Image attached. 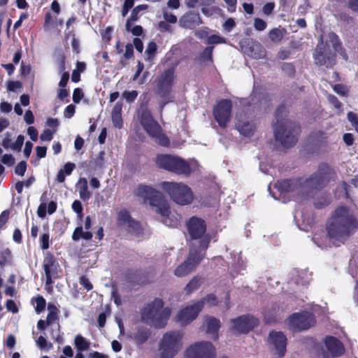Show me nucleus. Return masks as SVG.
Returning <instances> with one entry per match:
<instances>
[{
    "mask_svg": "<svg viewBox=\"0 0 358 358\" xmlns=\"http://www.w3.org/2000/svg\"><path fill=\"white\" fill-rule=\"evenodd\" d=\"M287 110L281 103L275 111V122L273 124L274 136L282 146L289 148L296 145L301 132L300 126L287 118Z\"/></svg>",
    "mask_w": 358,
    "mask_h": 358,
    "instance_id": "f257e3e1",
    "label": "nucleus"
},
{
    "mask_svg": "<svg viewBox=\"0 0 358 358\" xmlns=\"http://www.w3.org/2000/svg\"><path fill=\"white\" fill-rule=\"evenodd\" d=\"M358 227V221L345 206H339L333 212L327 224L328 236L339 241L346 240Z\"/></svg>",
    "mask_w": 358,
    "mask_h": 358,
    "instance_id": "f03ea898",
    "label": "nucleus"
},
{
    "mask_svg": "<svg viewBox=\"0 0 358 358\" xmlns=\"http://www.w3.org/2000/svg\"><path fill=\"white\" fill-rule=\"evenodd\" d=\"M137 195L149 201L150 206L161 215L165 225L176 228L180 224V215L171 213L169 201L161 192L151 186L140 185L137 188Z\"/></svg>",
    "mask_w": 358,
    "mask_h": 358,
    "instance_id": "7ed1b4c3",
    "label": "nucleus"
},
{
    "mask_svg": "<svg viewBox=\"0 0 358 358\" xmlns=\"http://www.w3.org/2000/svg\"><path fill=\"white\" fill-rule=\"evenodd\" d=\"M149 101L148 93H143L140 96V106L137 112L139 122L148 136L155 139L157 144L163 147H169L170 140L148 109Z\"/></svg>",
    "mask_w": 358,
    "mask_h": 358,
    "instance_id": "20e7f679",
    "label": "nucleus"
},
{
    "mask_svg": "<svg viewBox=\"0 0 358 358\" xmlns=\"http://www.w3.org/2000/svg\"><path fill=\"white\" fill-rule=\"evenodd\" d=\"M158 187L179 206L189 205L194 200L192 189L183 182L164 181Z\"/></svg>",
    "mask_w": 358,
    "mask_h": 358,
    "instance_id": "39448f33",
    "label": "nucleus"
},
{
    "mask_svg": "<svg viewBox=\"0 0 358 358\" xmlns=\"http://www.w3.org/2000/svg\"><path fill=\"white\" fill-rule=\"evenodd\" d=\"M142 318L150 321L155 328L165 327L171 315L169 308H164V301L162 299L156 298L145 306L142 311Z\"/></svg>",
    "mask_w": 358,
    "mask_h": 358,
    "instance_id": "423d86ee",
    "label": "nucleus"
},
{
    "mask_svg": "<svg viewBox=\"0 0 358 358\" xmlns=\"http://www.w3.org/2000/svg\"><path fill=\"white\" fill-rule=\"evenodd\" d=\"M336 178L335 169L329 164L322 162L318 165L317 171L304 180V186L310 189L321 190Z\"/></svg>",
    "mask_w": 358,
    "mask_h": 358,
    "instance_id": "0eeeda50",
    "label": "nucleus"
},
{
    "mask_svg": "<svg viewBox=\"0 0 358 358\" xmlns=\"http://www.w3.org/2000/svg\"><path fill=\"white\" fill-rule=\"evenodd\" d=\"M186 228L192 240H199V244L196 249L206 254L209 247L211 237L206 234L207 225L206 221L196 216L191 217L186 222Z\"/></svg>",
    "mask_w": 358,
    "mask_h": 358,
    "instance_id": "6e6552de",
    "label": "nucleus"
},
{
    "mask_svg": "<svg viewBox=\"0 0 358 358\" xmlns=\"http://www.w3.org/2000/svg\"><path fill=\"white\" fill-rule=\"evenodd\" d=\"M157 166L178 176L188 177L192 173L190 164L185 159L170 155H159L156 157Z\"/></svg>",
    "mask_w": 358,
    "mask_h": 358,
    "instance_id": "1a4fd4ad",
    "label": "nucleus"
},
{
    "mask_svg": "<svg viewBox=\"0 0 358 358\" xmlns=\"http://www.w3.org/2000/svg\"><path fill=\"white\" fill-rule=\"evenodd\" d=\"M183 334L179 331L164 334L159 345L161 358H173L181 348Z\"/></svg>",
    "mask_w": 358,
    "mask_h": 358,
    "instance_id": "9d476101",
    "label": "nucleus"
},
{
    "mask_svg": "<svg viewBox=\"0 0 358 358\" xmlns=\"http://www.w3.org/2000/svg\"><path fill=\"white\" fill-rule=\"evenodd\" d=\"M232 101L228 99H222L216 101L213 108V115L218 125L224 129L230 122L232 116Z\"/></svg>",
    "mask_w": 358,
    "mask_h": 358,
    "instance_id": "9b49d317",
    "label": "nucleus"
},
{
    "mask_svg": "<svg viewBox=\"0 0 358 358\" xmlns=\"http://www.w3.org/2000/svg\"><path fill=\"white\" fill-rule=\"evenodd\" d=\"M205 255L198 249L190 248L187 259L176 268L175 275L184 277L190 273L201 263Z\"/></svg>",
    "mask_w": 358,
    "mask_h": 358,
    "instance_id": "f8f14e48",
    "label": "nucleus"
},
{
    "mask_svg": "<svg viewBox=\"0 0 358 358\" xmlns=\"http://www.w3.org/2000/svg\"><path fill=\"white\" fill-rule=\"evenodd\" d=\"M289 325L296 331L309 329L316 324V319L313 313L302 311L292 314L288 319Z\"/></svg>",
    "mask_w": 358,
    "mask_h": 358,
    "instance_id": "ddd939ff",
    "label": "nucleus"
},
{
    "mask_svg": "<svg viewBox=\"0 0 358 358\" xmlns=\"http://www.w3.org/2000/svg\"><path fill=\"white\" fill-rule=\"evenodd\" d=\"M176 78L173 67L166 69L156 82L157 94L162 99L171 98L173 85Z\"/></svg>",
    "mask_w": 358,
    "mask_h": 358,
    "instance_id": "4468645a",
    "label": "nucleus"
},
{
    "mask_svg": "<svg viewBox=\"0 0 358 358\" xmlns=\"http://www.w3.org/2000/svg\"><path fill=\"white\" fill-rule=\"evenodd\" d=\"M336 54L332 52L329 47L324 43L321 38L313 52L315 64L331 68L336 63Z\"/></svg>",
    "mask_w": 358,
    "mask_h": 358,
    "instance_id": "2eb2a0df",
    "label": "nucleus"
},
{
    "mask_svg": "<svg viewBox=\"0 0 358 358\" xmlns=\"http://www.w3.org/2000/svg\"><path fill=\"white\" fill-rule=\"evenodd\" d=\"M215 348L208 341L196 343L185 351L187 358H215Z\"/></svg>",
    "mask_w": 358,
    "mask_h": 358,
    "instance_id": "dca6fc26",
    "label": "nucleus"
},
{
    "mask_svg": "<svg viewBox=\"0 0 358 358\" xmlns=\"http://www.w3.org/2000/svg\"><path fill=\"white\" fill-rule=\"evenodd\" d=\"M117 224L119 227H125L131 234L138 236L142 232L140 222L134 220L127 209H122L117 213Z\"/></svg>",
    "mask_w": 358,
    "mask_h": 358,
    "instance_id": "f3484780",
    "label": "nucleus"
},
{
    "mask_svg": "<svg viewBox=\"0 0 358 358\" xmlns=\"http://www.w3.org/2000/svg\"><path fill=\"white\" fill-rule=\"evenodd\" d=\"M231 330L238 334H247L259 324V320L253 316L241 315L231 320Z\"/></svg>",
    "mask_w": 358,
    "mask_h": 358,
    "instance_id": "a211bd4d",
    "label": "nucleus"
},
{
    "mask_svg": "<svg viewBox=\"0 0 358 358\" xmlns=\"http://www.w3.org/2000/svg\"><path fill=\"white\" fill-rule=\"evenodd\" d=\"M268 342L276 351L279 358H282L287 351V337L282 331H271Z\"/></svg>",
    "mask_w": 358,
    "mask_h": 358,
    "instance_id": "6ab92c4d",
    "label": "nucleus"
},
{
    "mask_svg": "<svg viewBox=\"0 0 358 358\" xmlns=\"http://www.w3.org/2000/svg\"><path fill=\"white\" fill-rule=\"evenodd\" d=\"M304 180L301 178H294L290 179L278 180L274 185V187L280 192V194L292 192L296 190L306 187Z\"/></svg>",
    "mask_w": 358,
    "mask_h": 358,
    "instance_id": "aec40b11",
    "label": "nucleus"
},
{
    "mask_svg": "<svg viewBox=\"0 0 358 358\" xmlns=\"http://www.w3.org/2000/svg\"><path fill=\"white\" fill-rule=\"evenodd\" d=\"M203 308V301H199L193 305L187 306L178 313V320L182 323H189L197 317Z\"/></svg>",
    "mask_w": 358,
    "mask_h": 358,
    "instance_id": "412c9836",
    "label": "nucleus"
},
{
    "mask_svg": "<svg viewBox=\"0 0 358 358\" xmlns=\"http://www.w3.org/2000/svg\"><path fill=\"white\" fill-rule=\"evenodd\" d=\"M178 22L182 28L193 29L203 24V20L198 11L189 10L180 17Z\"/></svg>",
    "mask_w": 358,
    "mask_h": 358,
    "instance_id": "4be33fe9",
    "label": "nucleus"
},
{
    "mask_svg": "<svg viewBox=\"0 0 358 358\" xmlns=\"http://www.w3.org/2000/svg\"><path fill=\"white\" fill-rule=\"evenodd\" d=\"M324 344L333 357H340L345 352L342 342L334 336H327L324 339Z\"/></svg>",
    "mask_w": 358,
    "mask_h": 358,
    "instance_id": "5701e85b",
    "label": "nucleus"
},
{
    "mask_svg": "<svg viewBox=\"0 0 358 358\" xmlns=\"http://www.w3.org/2000/svg\"><path fill=\"white\" fill-rule=\"evenodd\" d=\"M151 331L150 329L145 326H138L136 328V331L131 336L137 345H141L144 344L150 337Z\"/></svg>",
    "mask_w": 358,
    "mask_h": 358,
    "instance_id": "b1692460",
    "label": "nucleus"
},
{
    "mask_svg": "<svg viewBox=\"0 0 358 358\" xmlns=\"http://www.w3.org/2000/svg\"><path fill=\"white\" fill-rule=\"evenodd\" d=\"M131 278L137 285H145L154 280L155 273L153 271H136L131 275Z\"/></svg>",
    "mask_w": 358,
    "mask_h": 358,
    "instance_id": "393cba45",
    "label": "nucleus"
},
{
    "mask_svg": "<svg viewBox=\"0 0 358 358\" xmlns=\"http://www.w3.org/2000/svg\"><path fill=\"white\" fill-rule=\"evenodd\" d=\"M43 268L45 273L57 274L58 264L55 256L50 252H48L45 255Z\"/></svg>",
    "mask_w": 358,
    "mask_h": 358,
    "instance_id": "a878e982",
    "label": "nucleus"
},
{
    "mask_svg": "<svg viewBox=\"0 0 358 358\" xmlns=\"http://www.w3.org/2000/svg\"><path fill=\"white\" fill-rule=\"evenodd\" d=\"M220 328V322L214 317H209L206 319V333L212 334L214 340L218 339V331Z\"/></svg>",
    "mask_w": 358,
    "mask_h": 358,
    "instance_id": "bb28decb",
    "label": "nucleus"
},
{
    "mask_svg": "<svg viewBox=\"0 0 358 358\" xmlns=\"http://www.w3.org/2000/svg\"><path fill=\"white\" fill-rule=\"evenodd\" d=\"M148 6L147 4H141L136 6L131 10L130 17L127 20L125 28L126 30H129L133 23L139 19V13L142 10H147Z\"/></svg>",
    "mask_w": 358,
    "mask_h": 358,
    "instance_id": "cd10ccee",
    "label": "nucleus"
},
{
    "mask_svg": "<svg viewBox=\"0 0 358 358\" xmlns=\"http://www.w3.org/2000/svg\"><path fill=\"white\" fill-rule=\"evenodd\" d=\"M236 128L242 135L250 137L253 135L255 126L253 123L247 121L237 123Z\"/></svg>",
    "mask_w": 358,
    "mask_h": 358,
    "instance_id": "c85d7f7f",
    "label": "nucleus"
},
{
    "mask_svg": "<svg viewBox=\"0 0 358 358\" xmlns=\"http://www.w3.org/2000/svg\"><path fill=\"white\" fill-rule=\"evenodd\" d=\"M202 282L201 276H194L185 287V291L187 294L192 293L194 291L198 289Z\"/></svg>",
    "mask_w": 358,
    "mask_h": 358,
    "instance_id": "c756f323",
    "label": "nucleus"
},
{
    "mask_svg": "<svg viewBox=\"0 0 358 358\" xmlns=\"http://www.w3.org/2000/svg\"><path fill=\"white\" fill-rule=\"evenodd\" d=\"M331 202V196L329 193H324L321 196H318L315 199L314 206L317 209H322L329 206Z\"/></svg>",
    "mask_w": 358,
    "mask_h": 358,
    "instance_id": "7c9ffc66",
    "label": "nucleus"
},
{
    "mask_svg": "<svg viewBox=\"0 0 358 358\" xmlns=\"http://www.w3.org/2000/svg\"><path fill=\"white\" fill-rule=\"evenodd\" d=\"M74 345L78 352H83L90 348V343L83 336L78 334L74 338Z\"/></svg>",
    "mask_w": 358,
    "mask_h": 358,
    "instance_id": "2f4dec72",
    "label": "nucleus"
},
{
    "mask_svg": "<svg viewBox=\"0 0 358 358\" xmlns=\"http://www.w3.org/2000/svg\"><path fill=\"white\" fill-rule=\"evenodd\" d=\"M284 29H280L279 28H273L268 32V37L270 40L275 43H280L283 38Z\"/></svg>",
    "mask_w": 358,
    "mask_h": 358,
    "instance_id": "473e14b6",
    "label": "nucleus"
},
{
    "mask_svg": "<svg viewBox=\"0 0 358 358\" xmlns=\"http://www.w3.org/2000/svg\"><path fill=\"white\" fill-rule=\"evenodd\" d=\"M79 182L83 183V185L81 186L79 191L80 197L82 200L87 201L91 196V193L89 192L87 187V179L85 178H82L80 179Z\"/></svg>",
    "mask_w": 358,
    "mask_h": 358,
    "instance_id": "72a5a7b5",
    "label": "nucleus"
},
{
    "mask_svg": "<svg viewBox=\"0 0 358 358\" xmlns=\"http://www.w3.org/2000/svg\"><path fill=\"white\" fill-rule=\"evenodd\" d=\"M281 69L289 77L293 78L295 76L296 69L292 63H283L281 66Z\"/></svg>",
    "mask_w": 358,
    "mask_h": 358,
    "instance_id": "f704fd0d",
    "label": "nucleus"
},
{
    "mask_svg": "<svg viewBox=\"0 0 358 358\" xmlns=\"http://www.w3.org/2000/svg\"><path fill=\"white\" fill-rule=\"evenodd\" d=\"M206 43L208 45L226 43V38L219 35L212 34L208 37Z\"/></svg>",
    "mask_w": 358,
    "mask_h": 358,
    "instance_id": "c9c22d12",
    "label": "nucleus"
},
{
    "mask_svg": "<svg viewBox=\"0 0 358 358\" xmlns=\"http://www.w3.org/2000/svg\"><path fill=\"white\" fill-rule=\"evenodd\" d=\"M11 257L12 255L10 249L6 248L3 251L1 252L0 266H4L6 264H8L11 259Z\"/></svg>",
    "mask_w": 358,
    "mask_h": 358,
    "instance_id": "e433bc0d",
    "label": "nucleus"
},
{
    "mask_svg": "<svg viewBox=\"0 0 358 358\" xmlns=\"http://www.w3.org/2000/svg\"><path fill=\"white\" fill-rule=\"evenodd\" d=\"M213 46L206 47L201 53L200 57L203 61L213 62Z\"/></svg>",
    "mask_w": 358,
    "mask_h": 358,
    "instance_id": "4c0bfd02",
    "label": "nucleus"
},
{
    "mask_svg": "<svg viewBox=\"0 0 358 358\" xmlns=\"http://www.w3.org/2000/svg\"><path fill=\"white\" fill-rule=\"evenodd\" d=\"M328 38L329 40V42L331 43L334 50L336 49L337 47H339L341 45H342V43L338 37V36L333 32L331 31L328 34Z\"/></svg>",
    "mask_w": 358,
    "mask_h": 358,
    "instance_id": "58836bf2",
    "label": "nucleus"
},
{
    "mask_svg": "<svg viewBox=\"0 0 358 358\" xmlns=\"http://www.w3.org/2000/svg\"><path fill=\"white\" fill-rule=\"evenodd\" d=\"M40 245L42 250H47L50 247V234L48 230L40 237Z\"/></svg>",
    "mask_w": 358,
    "mask_h": 358,
    "instance_id": "ea45409f",
    "label": "nucleus"
},
{
    "mask_svg": "<svg viewBox=\"0 0 358 358\" xmlns=\"http://www.w3.org/2000/svg\"><path fill=\"white\" fill-rule=\"evenodd\" d=\"M138 92L136 90H132V91H124L122 93V97L125 99L127 103H132L135 101V99L138 96Z\"/></svg>",
    "mask_w": 358,
    "mask_h": 358,
    "instance_id": "a19ab883",
    "label": "nucleus"
},
{
    "mask_svg": "<svg viewBox=\"0 0 358 358\" xmlns=\"http://www.w3.org/2000/svg\"><path fill=\"white\" fill-rule=\"evenodd\" d=\"M157 46L155 42L150 41L146 48L145 52L148 55V59H152L157 52Z\"/></svg>",
    "mask_w": 358,
    "mask_h": 358,
    "instance_id": "79ce46f5",
    "label": "nucleus"
},
{
    "mask_svg": "<svg viewBox=\"0 0 358 358\" xmlns=\"http://www.w3.org/2000/svg\"><path fill=\"white\" fill-rule=\"evenodd\" d=\"M348 119L355 131L358 132V115L354 112L350 111L348 113Z\"/></svg>",
    "mask_w": 358,
    "mask_h": 358,
    "instance_id": "37998d69",
    "label": "nucleus"
},
{
    "mask_svg": "<svg viewBox=\"0 0 358 358\" xmlns=\"http://www.w3.org/2000/svg\"><path fill=\"white\" fill-rule=\"evenodd\" d=\"M45 305H46V301L43 296H38L36 299L35 310L38 313L42 312L45 309Z\"/></svg>",
    "mask_w": 358,
    "mask_h": 358,
    "instance_id": "c03bdc74",
    "label": "nucleus"
},
{
    "mask_svg": "<svg viewBox=\"0 0 358 358\" xmlns=\"http://www.w3.org/2000/svg\"><path fill=\"white\" fill-rule=\"evenodd\" d=\"M267 27L266 22L259 17H256L254 20V28L258 31H264Z\"/></svg>",
    "mask_w": 358,
    "mask_h": 358,
    "instance_id": "a18cd8bd",
    "label": "nucleus"
},
{
    "mask_svg": "<svg viewBox=\"0 0 358 358\" xmlns=\"http://www.w3.org/2000/svg\"><path fill=\"white\" fill-rule=\"evenodd\" d=\"M26 170L27 162L25 161H22L16 165L15 168V173L18 176H23L26 172Z\"/></svg>",
    "mask_w": 358,
    "mask_h": 358,
    "instance_id": "49530a36",
    "label": "nucleus"
},
{
    "mask_svg": "<svg viewBox=\"0 0 358 358\" xmlns=\"http://www.w3.org/2000/svg\"><path fill=\"white\" fill-rule=\"evenodd\" d=\"M69 34H71L73 36L72 41H71V46H72V50L76 54H79L80 52V42L78 39H77L75 36V34L73 31L69 32Z\"/></svg>",
    "mask_w": 358,
    "mask_h": 358,
    "instance_id": "de8ad7c7",
    "label": "nucleus"
},
{
    "mask_svg": "<svg viewBox=\"0 0 358 358\" xmlns=\"http://www.w3.org/2000/svg\"><path fill=\"white\" fill-rule=\"evenodd\" d=\"M79 282L87 291H90L93 289L92 284L85 275H82L80 278Z\"/></svg>",
    "mask_w": 358,
    "mask_h": 358,
    "instance_id": "09e8293b",
    "label": "nucleus"
},
{
    "mask_svg": "<svg viewBox=\"0 0 358 358\" xmlns=\"http://www.w3.org/2000/svg\"><path fill=\"white\" fill-rule=\"evenodd\" d=\"M327 99L331 105H333L336 109L341 110L342 108V103L336 96L333 94H329L327 96Z\"/></svg>",
    "mask_w": 358,
    "mask_h": 358,
    "instance_id": "8fccbe9b",
    "label": "nucleus"
},
{
    "mask_svg": "<svg viewBox=\"0 0 358 358\" xmlns=\"http://www.w3.org/2000/svg\"><path fill=\"white\" fill-rule=\"evenodd\" d=\"M1 162L8 166H12L15 164V158L11 154H5L2 156Z\"/></svg>",
    "mask_w": 358,
    "mask_h": 358,
    "instance_id": "3c124183",
    "label": "nucleus"
},
{
    "mask_svg": "<svg viewBox=\"0 0 358 358\" xmlns=\"http://www.w3.org/2000/svg\"><path fill=\"white\" fill-rule=\"evenodd\" d=\"M83 97V92L81 88L77 87L74 89L73 92V101L75 103H79Z\"/></svg>",
    "mask_w": 358,
    "mask_h": 358,
    "instance_id": "603ef678",
    "label": "nucleus"
},
{
    "mask_svg": "<svg viewBox=\"0 0 358 358\" xmlns=\"http://www.w3.org/2000/svg\"><path fill=\"white\" fill-rule=\"evenodd\" d=\"M24 136H22L21 134L19 135L17 137L15 142L12 144L11 148L13 150H17V151L21 150V148L24 143Z\"/></svg>",
    "mask_w": 358,
    "mask_h": 358,
    "instance_id": "864d4df0",
    "label": "nucleus"
},
{
    "mask_svg": "<svg viewBox=\"0 0 358 358\" xmlns=\"http://www.w3.org/2000/svg\"><path fill=\"white\" fill-rule=\"evenodd\" d=\"M54 131H51L49 129L43 130L40 136V138L43 141H50L53 138Z\"/></svg>",
    "mask_w": 358,
    "mask_h": 358,
    "instance_id": "5fc2aeb1",
    "label": "nucleus"
},
{
    "mask_svg": "<svg viewBox=\"0 0 358 358\" xmlns=\"http://www.w3.org/2000/svg\"><path fill=\"white\" fill-rule=\"evenodd\" d=\"M6 308L8 311L12 313H17L19 310L15 302L13 299H8L6 301Z\"/></svg>",
    "mask_w": 358,
    "mask_h": 358,
    "instance_id": "6e6d98bb",
    "label": "nucleus"
},
{
    "mask_svg": "<svg viewBox=\"0 0 358 358\" xmlns=\"http://www.w3.org/2000/svg\"><path fill=\"white\" fill-rule=\"evenodd\" d=\"M334 91L340 94L341 96H347L348 95V90L346 87L342 84H336L333 87Z\"/></svg>",
    "mask_w": 358,
    "mask_h": 358,
    "instance_id": "4d7b16f0",
    "label": "nucleus"
},
{
    "mask_svg": "<svg viewBox=\"0 0 358 358\" xmlns=\"http://www.w3.org/2000/svg\"><path fill=\"white\" fill-rule=\"evenodd\" d=\"M72 209L78 214L79 217L83 216V206L80 201L75 200L72 203Z\"/></svg>",
    "mask_w": 358,
    "mask_h": 358,
    "instance_id": "13d9d810",
    "label": "nucleus"
},
{
    "mask_svg": "<svg viewBox=\"0 0 358 358\" xmlns=\"http://www.w3.org/2000/svg\"><path fill=\"white\" fill-rule=\"evenodd\" d=\"M275 3L274 2H268L266 3L264 6L262 7V12L266 15H270L273 12V10L275 8Z\"/></svg>",
    "mask_w": 358,
    "mask_h": 358,
    "instance_id": "bf43d9fd",
    "label": "nucleus"
},
{
    "mask_svg": "<svg viewBox=\"0 0 358 358\" xmlns=\"http://www.w3.org/2000/svg\"><path fill=\"white\" fill-rule=\"evenodd\" d=\"M236 26V22L233 18H228L224 23L223 24V29L227 31L230 32Z\"/></svg>",
    "mask_w": 358,
    "mask_h": 358,
    "instance_id": "052dcab7",
    "label": "nucleus"
},
{
    "mask_svg": "<svg viewBox=\"0 0 358 358\" xmlns=\"http://www.w3.org/2000/svg\"><path fill=\"white\" fill-rule=\"evenodd\" d=\"M57 320H58V312L50 311L48 313L47 318H46V324H48V325H51L52 323H54Z\"/></svg>",
    "mask_w": 358,
    "mask_h": 358,
    "instance_id": "680f3d73",
    "label": "nucleus"
},
{
    "mask_svg": "<svg viewBox=\"0 0 358 358\" xmlns=\"http://www.w3.org/2000/svg\"><path fill=\"white\" fill-rule=\"evenodd\" d=\"M134 57V46L131 43H127L125 46V52L124 57L126 59H129Z\"/></svg>",
    "mask_w": 358,
    "mask_h": 358,
    "instance_id": "e2e57ef3",
    "label": "nucleus"
},
{
    "mask_svg": "<svg viewBox=\"0 0 358 358\" xmlns=\"http://www.w3.org/2000/svg\"><path fill=\"white\" fill-rule=\"evenodd\" d=\"M22 87L21 82L16 80H10L8 83V90L10 92H14L17 89H20Z\"/></svg>",
    "mask_w": 358,
    "mask_h": 358,
    "instance_id": "0e129e2a",
    "label": "nucleus"
},
{
    "mask_svg": "<svg viewBox=\"0 0 358 358\" xmlns=\"http://www.w3.org/2000/svg\"><path fill=\"white\" fill-rule=\"evenodd\" d=\"M112 119L113 122V124L115 127L121 129L122 127V120L121 117V115L119 114H112Z\"/></svg>",
    "mask_w": 358,
    "mask_h": 358,
    "instance_id": "69168bd1",
    "label": "nucleus"
},
{
    "mask_svg": "<svg viewBox=\"0 0 358 358\" xmlns=\"http://www.w3.org/2000/svg\"><path fill=\"white\" fill-rule=\"evenodd\" d=\"M76 110V107L73 104H70L64 109V115L65 117L71 118L73 116Z\"/></svg>",
    "mask_w": 358,
    "mask_h": 358,
    "instance_id": "338daca9",
    "label": "nucleus"
},
{
    "mask_svg": "<svg viewBox=\"0 0 358 358\" xmlns=\"http://www.w3.org/2000/svg\"><path fill=\"white\" fill-rule=\"evenodd\" d=\"M83 227H77L74 229V231H73V233L72 234V239L74 241H79L82 238V236H83Z\"/></svg>",
    "mask_w": 358,
    "mask_h": 358,
    "instance_id": "774afa93",
    "label": "nucleus"
}]
</instances>
